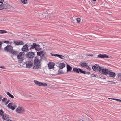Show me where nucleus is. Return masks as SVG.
I'll return each instance as SVG.
<instances>
[{"label":"nucleus","mask_w":121,"mask_h":121,"mask_svg":"<svg viewBox=\"0 0 121 121\" xmlns=\"http://www.w3.org/2000/svg\"><path fill=\"white\" fill-rule=\"evenodd\" d=\"M41 57L37 56L35 57L34 61V67L33 69H38L41 65L40 62L42 60Z\"/></svg>","instance_id":"obj_1"},{"label":"nucleus","mask_w":121,"mask_h":121,"mask_svg":"<svg viewBox=\"0 0 121 121\" xmlns=\"http://www.w3.org/2000/svg\"><path fill=\"white\" fill-rule=\"evenodd\" d=\"M25 53L23 52L19 53L17 55V57L18 59V62L19 63H22L23 61L24 58Z\"/></svg>","instance_id":"obj_2"},{"label":"nucleus","mask_w":121,"mask_h":121,"mask_svg":"<svg viewBox=\"0 0 121 121\" xmlns=\"http://www.w3.org/2000/svg\"><path fill=\"white\" fill-rule=\"evenodd\" d=\"M33 61L32 60L28 59L25 62V64L26 65V67L27 68H30L32 67L33 65Z\"/></svg>","instance_id":"obj_3"},{"label":"nucleus","mask_w":121,"mask_h":121,"mask_svg":"<svg viewBox=\"0 0 121 121\" xmlns=\"http://www.w3.org/2000/svg\"><path fill=\"white\" fill-rule=\"evenodd\" d=\"M101 70L99 71V73L101 74H104L108 75L109 73V70L106 69H103L102 67V69Z\"/></svg>","instance_id":"obj_4"},{"label":"nucleus","mask_w":121,"mask_h":121,"mask_svg":"<svg viewBox=\"0 0 121 121\" xmlns=\"http://www.w3.org/2000/svg\"><path fill=\"white\" fill-rule=\"evenodd\" d=\"M92 68L94 71H97L101 70L102 69V67H100L99 65L95 64L92 67Z\"/></svg>","instance_id":"obj_5"},{"label":"nucleus","mask_w":121,"mask_h":121,"mask_svg":"<svg viewBox=\"0 0 121 121\" xmlns=\"http://www.w3.org/2000/svg\"><path fill=\"white\" fill-rule=\"evenodd\" d=\"M2 8H0V10H2L3 9H9L11 8L12 6L8 4V3H5L4 4V3H2Z\"/></svg>","instance_id":"obj_6"},{"label":"nucleus","mask_w":121,"mask_h":121,"mask_svg":"<svg viewBox=\"0 0 121 121\" xmlns=\"http://www.w3.org/2000/svg\"><path fill=\"white\" fill-rule=\"evenodd\" d=\"M34 53L33 52H28L26 55L27 58H29L28 59H32L34 57Z\"/></svg>","instance_id":"obj_7"},{"label":"nucleus","mask_w":121,"mask_h":121,"mask_svg":"<svg viewBox=\"0 0 121 121\" xmlns=\"http://www.w3.org/2000/svg\"><path fill=\"white\" fill-rule=\"evenodd\" d=\"M4 49L8 52H11L13 50V47L11 45H8L4 48Z\"/></svg>","instance_id":"obj_8"},{"label":"nucleus","mask_w":121,"mask_h":121,"mask_svg":"<svg viewBox=\"0 0 121 121\" xmlns=\"http://www.w3.org/2000/svg\"><path fill=\"white\" fill-rule=\"evenodd\" d=\"M37 55L40 56L39 57H41L42 59H45V57H44L45 53L43 51L38 52H37Z\"/></svg>","instance_id":"obj_9"},{"label":"nucleus","mask_w":121,"mask_h":121,"mask_svg":"<svg viewBox=\"0 0 121 121\" xmlns=\"http://www.w3.org/2000/svg\"><path fill=\"white\" fill-rule=\"evenodd\" d=\"M28 45L27 44H25L23 46V47L21 49V50L23 51L27 52L29 50L28 48Z\"/></svg>","instance_id":"obj_10"},{"label":"nucleus","mask_w":121,"mask_h":121,"mask_svg":"<svg viewBox=\"0 0 121 121\" xmlns=\"http://www.w3.org/2000/svg\"><path fill=\"white\" fill-rule=\"evenodd\" d=\"M14 43L15 45H23L24 43L23 41H14Z\"/></svg>","instance_id":"obj_11"},{"label":"nucleus","mask_w":121,"mask_h":121,"mask_svg":"<svg viewBox=\"0 0 121 121\" xmlns=\"http://www.w3.org/2000/svg\"><path fill=\"white\" fill-rule=\"evenodd\" d=\"M51 55L52 56H54L55 57H58L59 58L62 59H64L65 58V57L63 55L58 54H53L51 53Z\"/></svg>","instance_id":"obj_12"},{"label":"nucleus","mask_w":121,"mask_h":121,"mask_svg":"<svg viewBox=\"0 0 121 121\" xmlns=\"http://www.w3.org/2000/svg\"><path fill=\"white\" fill-rule=\"evenodd\" d=\"M98 58H109L108 56L105 54L104 55L101 54H99L98 55Z\"/></svg>","instance_id":"obj_13"},{"label":"nucleus","mask_w":121,"mask_h":121,"mask_svg":"<svg viewBox=\"0 0 121 121\" xmlns=\"http://www.w3.org/2000/svg\"><path fill=\"white\" fill-rule=\"evenodd\" d=\"M16 111L18 113H22L24 111V110L22 107H18L16 109Z\"/></svg>","instance_id":"obj_14"},{"label":"nucleus","mask_w":121,"mask_h":121,"mask_svg":"<svg viewBox=\"0 0 121 121\" xmlns=\"http://www.w3.org/2000/svg\"><path fill=\"white\" fill-rule=\"evenodd\" d=\"M2 116V118L5 120L6 118L4 117V111L2 110H0V116Z\"/></svg>","instance_id":"obj_15"},{"label":"nucleus","mask_w":121,"mask_h":121,"mask_svg":"<svg viewBox=\"0 0 121 121\" xmlns=\"http://www.w3.org/2000/svg\"><path fill=\"white\" fill-rule=\"evenodd\" d=\"M55 64L53 63L50 62L48 64V67L50 69L54 67Z\"/></svg>","instance_id":"obj_16"},{"label":"nucleus","mask_w":121,"mask_h":121,"mask_svg":"<svg viewBox=\"0 0 121 121\" xmlns=\"http://www.w3.org/2000/svg\"><path fill=\"white\" fill-rule=\"evenodd\" d=\"M7 106L9 108L12 109V110H14L15 109V108L14 106H12V103H9L8 105Z\"/></svg>","instance_id":"obj_17"},{"label":"nucleus","mask_w":121,"mask_h":121,"mask_svg":"<svg viewBox=\"0 0 121 121\" xmlns=\"http://www.w3.org/2000/svg\"><path fill=\"white\" fill-rule=\"evenodd\" d=\"M11 53L14 55H16L17 56L19 52L18 51L13 50L11 52Z\"/></svg>","instance_id":"obj_18"},{"label":"nucleus","mask_w":121,"mask_h":121,"mask_svg":"<svg viewBox=\"0 0 121 121\" xmlns=\"http://www.w3.org/2000/svg\"><path fill=\"white\" fill-rule=\"evenodd\" d=\"M110 76L112 77H114L116 75L113 72H110L109 71V73Z\"/></svg>","instance_id":"obj_19"},{"label":"nucleus","mask_w":121,"mask_h":121,"mask_svg":"<svg viewBox=\"0 0 121 121\" xmlns=\"http://www.w3.org/2000/svg\"><path fill=\"white\" fill-rule=\"evenodd\" d=\"M36 43H33V44L31 45V47L30 48V49L31 50V49H35L36 47Z\"/></svg>","instance_id":"obj_20"},{"label":"nucleus","mask_w":121,"mask_h":121,"mask_svg":"<svg viewBox=\"0 0 121 121\" xmlns=\"http://www.w3.org/2000/svg\"><path fill=\"white\" fill-rule=\"evenodd\" d=\"M65 65L64 63H61L60 64L59 68L61 69L65 67Z\"/></svg>","instance_id":"obj_21"},{"label":"nucleus","mask_w":121,"mask_h":121,"mask_svg":"<svg viewBox=\"0 0 121 121\" xmlns=\"http://www.w3.org/2000/svg\"><path fill=\"white\" fill-rule=\"evenodd\" d=\"M72 68L69 65H67V71L68 72L71 71Z\"/></svg>","instance_id":"obj_22"},{"label":"nucleus","mask_w":121,"mask_h":121,"mask_svg":"<svg viewBox=\"0 0 121 121\" xmlns=\"http://www.w3.org/2000/svg\"><path fill=\"white\" fill-rule=\"evenodd\" d=\"M80 65L82 66L83 67H85L86 66H88V65L86 63H80Z\"/></svg>","instance_id":"obj_23"},{"label":"nucleus","mask_w":121,"mask_h":121,"mask_svg":"<svg viewBox=\"0 0 121 121\" xmlns=\"http://www.w3.org/2000/svg\"><path fill=\"white\" fill-rule=\"evenodd\" d=\"M7 94L10 98L13 99L14 98V96L11 94L9 92H7Z\"/></svg>","instance_id":"obj_24"},{"label":"nucleus","mask_w":121,"mask_h":121,"mask_svg":"<svg viewBox=\"0 0 121 121\" xmlns=\"http://www.w3.org/2000/svg\"><path fill=\"white\" fill-rule=\"evenodd\" d=\"M73 71L77 73H79V71L78 69L76 68H74Z\"/></svg>","instance_id":"obj_25"},{"label":"nucleus","mask_w":121,"mask_h":121,"mask_svg":"<svg viewBox=\"0 0 121 121\" xmlns=\"http://www.w3.org/2000/svg\"><path fill=\"white\" fill-rule=\"evenodd\" d=\"M4 2V0H0V8H2V3Z\"/></svg>","instance_id":"obj_26"},{"label":"nucleus","mask_w":121,"mask_h":121,"mask_svg":"<svg viewBox=\"0 0 121 121\" xmlns=\"http://www.w3.org/2000/svg\"><path fill=\"white\" fill-rule=\"evenodd\" d=\"M64 72L61 69H59L58 72V73L59 74H63Z\"/></svg>","instance_id":"obj_27"},{"label":"nucleus","mask_w":121,"mask_h":121,"mask_svg":"<svg viewBox=\"0 0 121 121\" xmlns=\"http://www.w3.org/2000/svg\"><path fill=\"white\" fill-rule=\"evenodd\" d=\"M47 86V83H43L41 82V85L40 86Z\"/></svg>","instance_id":"obj_28"},{"label":"nucleus","mask_w":121,"mask_h":121,"mask_svg":"<svg viewBox=\"0 0 121 121\" xmlns=\"http://www.w3.org/2000/svg\"><path fill=\"white\" fill-rule=\"evenodd\" d=\"M21 1L23 4H26L27 3V0H21Z\"/></svg>","instance_id":"obj_29"},{"label":"nucleus","mask_w":121,"mask_h":121,"mask_svg":"<svg viewBox=\"0 0 121 121\" xmlns=\"http://www.w3.org/2000/svg\"><path fill=\"white\" fill-rule=\"evenodd\" d=\"M47 15V14L46 13V12H45V13L43 12L42 17H45Z\"/></svg>","instance_id":"obj_30"},{"label":"nucleus","mask_w":121,"mask_h":121,"mask_svg":"<svg viewBox=\"0 0 121 121\" xmlns=\"http://www.w3.org/2000/svg\"><path fill=\"white\" fill-rule=\"evenodd\" d=\"M108 82H109V84H115V82H112L110 81H108Z\"/></svg>","instance_id":"obj_31"},{"label":"nucleus","mask_w":121,"mask_h":121,"mask_svg":"<svg viewBox=\"0 0 121 121\" xmlns=\"http://www.w3.org/2000/svg\"><path fill=\"white\" fill-rule=\"evenodd\" d=\"M35 49L37 51H40L41 50V48L40 47H36Z\"/></svg>","instance_id":"obj_32"},{"label":"nucleus","mask_w":121,"mask_h":121,"mask_svg":"<svg viewBox=\"0 0 121 121\" xmlns=\"http://www.w3.org/2000/svg\"><path fill=\"white\" fill-rule=\"evenodd\" d=\"M86 121H92L91 118H86Z\"/></svg>","instance_id":"obj_33"},{"label":"nucleus","mask_w":121,"mask_h":121,"mask_svg":"<svg viewBox=\"0 0 121 121\" xmlns=\"http://www.w3.org/2000/svg\"><path fill=\"white\" fill-rule=\"evenodd\" d=\"M7 100V99L6 98H4L2 100V101L3 102H5Z\"/></svg>","instance_id":"obj_34"},{"label":"nucleus","mask_w":121,"mask_h":121,"mask_svg":"<svg viewBox=\"0 0 121 121\" xmlns=\"http://www.w3.org/2000/svg\"><path fill=\"white\" fill-rule=\"evenodd\" d=\"M76 20L77 21V23H79L80 21V19L79 18H77Z\"/></svg>","instance_id":"obj_35"},{"label":"nucleus","mask_w":121,"mask_h":121,"mask_svg":"<svg viewBox=\"0 0 121 121\" xmlns=\"http://www.w3.org/2000/svg\"><path fill=\"white\" fill-rule=\"evenodd\" d=\"M7 33V31L5 30H1V33Z\"/></svg>","instance_id":"obj_36"},{"label":"nucleus","mask_w":121,"mask_h":121,"mask_svg":"<svg viewBox=\"0 0 121 121\" xmlns=\"http://www.w3.org/2000/svg\"><path fill=\"white\" fill-rule=\"evenodd\" d=\"M34 82L35 83L38 85L39 81H38L37 80H34Z\"/></svg>","instance_id":"obj_37"},{"label":"nucleus","mask_w":121,"mask_h":121,"mask_svg":"<svg viewBox=\"0 0 121 121\" xmlns=\"http://www.w3.org/2000/svg\"><path fill=\"white\" fill-rule=\"evenodd\" d=\"M78 69L79 71V72H80L81 73H83L84 71H82V70L80 68H78Z\"/></svg>","instance_id":"obj_38"},{"label":"nucleus","mask_w":121,"mask_h":121,"mask_svg":"<svg viewBox=\"0 0 121 121\" xmlns=\"http://www.w3.org/2000/svg\"><path fill=\"white\" fill-rule=\"evenodd\" d=\"M118 77L121 79V73H119L118 74Z\"/></svg>","instance_id":"obj_39"},{"label":"nucleus","mask_w":121,"mask_h":121,"mask_svg":"<svg viewBox=\"0 0 121 121\" xmlns=\"http://www.w3.org/2000/svg\"><path fill=\"white\" fill-rule=\"evenodd\" d=\"M111 99H112L113 100H115L117 101H119V99H115V98H110Z\"/></svg>","instance_id":"obj_40"},{"label":"nucleus","mask_w":121,"mask_h":121,"mask_svg":"<svg viewBox=\"0 0 121 121\" xmlns=\"http://www.w3.org/2000/svg\"><path fill=\"white\" fill-rule=\"evenodd\" d=\"M43 13V12H41L39 13V16H41L42 17V14Z\"/></svg>","instance_id":"obj_41"},{"label":"nucleus","mask_w":121,"mask_h":121,"mask_svg":"<svg viewBox=\"0 0 121 121\" xmlns=\"http://www.w3.org/2000/svg\"><path fill=\"white\" fill-rule=\"evenodd\" d=\"M2 43L1 41L0 42V50L1 49V47Z\"/></svg>","instance_id":"obj_42"},{"label":"nucleus","mask_w":121,"mask_h":121,"mask_svg":"<svg viewBox=\"0 0 121 121\" xmlns=\"http://www.w3.org/2000/svg\"><path fill=\"white\" fill-rule=\"evenodd\" d=\"M4 117L6 118L5 119V120L7 118H9V116L8 115H5V116H4Z\"/></svg>","instance_id":"obj_43"},{"label":"nucleus","mask_w":121,"mask_h":121,"mask_svg":"<svg viewBox=\"0 0 121 121\" xmlns=\"http://www.w3.org/2000/svg\"><path fill=\"white\" fill-rule=\"evenodd\" d=\"M0 68L4 69H6V68L4 66H0Z\"/></svg>","instance_id":"obj_44"},{"label":"nucleus","mask_w":121,"mask_h":121,"mask_svg":"<svg viewBox=\"0 0 121 121\" xmlns=\"http://www.w3.org/2000/svg\"><path fill=\"white\" fill-rule=\"evenodd\" d=\"M91 76L92 77H96V76H95V75L94 74H91Z\"/></svg>","instance_id":"obj_45"},{"label":"nucleus","mask_w":121,"mask_h":121,"mask_svg":"<svg viewBox=\"0 0 121 121\" xmlns=\"http://www.w3.org/2000/svg\"><path fill=\"white\" fill-rule=\"evenodd\" d=\"M10 101V100H8L6 102L5 105H6Z\"/></svg>","instance_id":"obj_46"},{"label":"nucleus","mask_w":121,"mask_h":121,"mask_svg":"<svg viewBox=\"0 0 121 121\" xmlns=\"http://www.w3.org/2000/svg\"><path fill=\"white\" fill-rule=\"evenodd\" d=\"M40 47V45L39 44H36V47Z\"/></svg>","instance_id":"obj_47"},{"label":"nucleus","mask_w":121,"mask_h":121,"mask_svg":"<svg viewBox=\"0 0 121 121\" xmlns=\"http://www.w3.org/2000/svg\"><path fill=\"white\" fill-rule=\"evenodd\" d=\"M91 73L89 72H86V74H89Z\"/></svg>","instance_id":"obj_48"},{"label":"nucleus","mask_w":121,"mask_h":121,"mask_svg":"<svg viewBox=\"0 0 121 121\" xmlns=\"http://www.w3.org/2000/svg\"><path fill=\"white\" fill-rule=\"evenodd\" d=\"M2 97L1 95H0V101H1L2 100Z\"/></svg>","instance_id":"obj_49"},{"label":"nucleus","mask_w":121,"mask_h":121,"mask_svg":"<svg viewBox=\"0 0 121 121\" xmlns=\"http://www.w3.org/2000/svg\"><path fill=\"white\" fill-rule=\"evenodd\" d=\"M41 82H39L38 83V85L40 86L41 85Z\"/></svg>","instance_id":"obj_50"},{"label":"nucleus","mask_w":121,"mask_h":121,"mask_svg":"<svg viewBox=\"0 0 121 121\" xmlns=\"http://www.w3.org/2000/svg\"><path fill=\"white\" fill-rule=\"evenodd\" d=\"M86 71H84L83 72V73L84 74H86Z\"/></svg>","instance_id":"obj_51"},{"label":"nucleus","mask_w":121,"mask_h":121,"mask_svg":"<svg viewBox=\"0 0 121 121\" xmlns=\"http://www.w3.org/2000/svg\"><path fill=\"white\" fill-rule=\"evenodd\" d=\"M88 56H92L93 55H90V54L88 55Z\"/></svg>","instance_id":"obj_52"},{"label":"nucleus","mask_w":121,"mask_h":121,"mask_svg":"<svg viewBox=\"0 0 121 121\" xmlns=\"http://www.w3.org/2000/svg\"><path fill=\"white\" fill-rule=\"evenodd\" d=\"M6 121H12L10 120H7Z\"/></svg>","instance_id":"obj_53"},{"label":"nucleus","mask_w":121,"mask_h":121,"mask_svg":"<svg viewBox=\"0 0 121 121\" xmlns=\"http://www.w3.org/2000/svg\"><path fill=\"white\" fill-rule=\"evenodd\" d=\"M90 68L89 66H88V67L87 68V69H90Z\"/></svg>","instance_id":"obj_54"},{"label":"nucleus","mask_w":121,"mask_h":121,"mask_svg":"<svg viewBox=\"0 0 121 121\" xmlns=\"http://www.w3.org/2000/svg\"><path fill=\"white\" fill-rule=\"evenodd\" d=\"M119 102H121V100L119 99Z\"/></svg>","instance_id":"obj_55"},{"label":"nucleus","mask_w":121,"mask_h":121,"mask_svg":"<svg viewBox=\"0 0 121 121\" xmlns=\"http://www.w3.org/2000/svg\"><path fill=\"white\" fill-rule=\"evenodd\" d=\"M93 1H96L97 0H92Z\"/></svg>","instance_id":"obj_56"},{"label":"nucleus","mask_w":121,"mask_h":121,"mask_svg":"<svg viewBox=\"0 0 121 121\" xmlns=\"http://www.w3.org/2000/svg\"><path fill=\"white\" fill-rule=\"evenodd\" d=\"M1 30H0V33H1Z\"/></svg>","instance_id":"obj_57"},{"label":"nucleus","mask_w":121,"mask_h":121,"mask_svg":"<svg viewBox=\"0 0 121 121\" xmlns=\"http://www.w3.org/2000/svg\"><path fill=\"white\" fill-rule=\"evenodd\" d=\"M1 82L0 81V84H1Z\"/></svg>","instance_id":"obj_58"},{"label":"nucleus","mask_w":121,"mask_h":121,"mask_svg":"<svg viewBox=\"0 0 121 121\" xmlns=\"http://www.w3.org/2000/svg\"><path fill=\"white\" fill-rule=\"evenodd\" d=\"M5 42H8V41H5Z\"/></svg>","instance_id":"obj_59"},{"label":"nucleus","mask_w":121,"mask_h":121,"mask_svg":"<svg viewBox=\"0 0 121 121\" xmlns=\"http://www.w3.org/2000/svg\"><path fill=\"white\" fill-rule=\"evenodd\" d=\"M80 119V120H80V121H81L80 120H82L81 119Z\"/></svg>","instance_id":"obj_60"}]
</instances>
